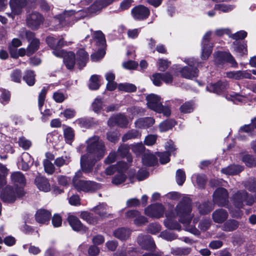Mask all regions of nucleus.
<instances>
[{"mask_svg": "<svg viewBox=\"0 0 256 256\" xmlns=\"http://www.w3.org/2000/svg\"><path fill=\"white\" fill-rule=\"evenodd\" d=\"M130 148L136 155L140 154L145 150V148L142 142L132 145Z\"/></svg>", "mask_w": 256, "mask_h": 256, "instance_id": "obj_52", "label": "nucleus"}, {"mask_svg": "<svg viewBox=\"0 0 256 256\" xmlns=\"http://www.w3.org/2000/svg\"><path fill=\"white\" fill-rule=\"evenodd\" d=\"M243 167L238 165H230L226 168H222V173L227 175L236 174L242 171Z\"/></svg>", "mask_w": 256, "mask_h": 256, "instance_id": "obj_28", "label": "nucleus"}, {"mask_svg": "<svg viewBox=\"0 0 256 256\" xmlns=\"http://www.w3.org/2000/svg\"><path fill=\"white\" fill-rule=\"evenodd\" d=\"M148 107L152 110L156 112L160 110V106L162 104L160 98L154 94H150L146 98Z\"/></svg>", "mask_w": 256, "mask_h": 256, "instance_id": "obj_12", "label": "nucleus"}, {"mask_svg": "<svg viewBox=\"0 0 256 256\" xmlns=\"http://www.w3.org/2000/svg\"><path fill=\"white\" fill-rule=\"evenodd\" d=\"M87 153L81 156V168L84 172L88 173L92 169L95 162L106 154V147L99 136H92L86 141Z\"/></svg>", "mask_w": 256, "mask_h": 256, "instance_id": "obj_1", "label": "nucleus"}, {"mask_svg": "<svg viewBox=\"0 0 256 256\" xmlns=\"http://www.w3.org/2000/svg\"><path fill=\"white\" fill-rule=\"evenodd\" d=\"M33 164V160L30 155L28 152H24L22 154L20 160L18 162L19 168L24 170H28Z\"/></svg>", "mask_w": 256, "mask_h": 256, "instance_id": "obj_19", "label": "nucleus"}, {"mask_svg": "<svg viewBox=\"0 0 256 256\" xmlns=\"http://www.w3.org/2000/svg\"><path fill=\"white\" fill-rule=\"evenodd\" d=\"M74 186L78 191L92 192L100 188V186L95 182L89 180H76Z\"/></svg>", "mask_w": 256, "mask_h": 256, "instance_id": "obj_5", "label": "nucleus"}, {"mask_svg": "<svg viewBox=\"0 0 256 256\" xmlns=\"http://www.w3.org/2000/svg\"><path fill=\"white\" fill-rule=\"evenodd\" d=\"M44 17L37 12L29 14L26 18V24L28 26L34 30H37L44 22Z\"/></svg>", "mask_w": 256, "mask_h": 256, "instance_id": "obj_6", "label": "nucleus"}, {"mask_svg": "<svg viewBox=\"0 0 256 256\" xmlns=\"http://www.w3.org/2000/svg\"><path fill=\"white\" fill-rule=\"evenodd\" d=\"M149 10L146 6L140 5L132 10L133 18L136 20H143L146 18L150 15Z\"/></svg>", "mask_w": 256, "mask_h": 256, "instance_id": "obj_10", "label": "nucleus"}, {"mask_svg": "<svg viewBox=\"0 0 256 256\" xmlns=\"http://www.w3.org/2000/svg\"><path fill=\"white\" fill-rule=\"evenodd\" d=\"M234 50L240 56L247 54V45L246 44H241L237 42L233 43Z\"/></svg>", "mask_w": 256, "mask_h": 256, "instance_id": "obj_35", "label": "nucleus"}, {"mask_svg": "<svg viewBox=\"0 0 256 256\" xmlns=\"http://www.w3.org/2000/svg\"><path fill=\"white\" fill-rule=\"evenodd\" d=\"M104 104L102 100L99 98H96L92 104V108L96 113L100 112L101 110H104Z\"/></svg>", "mask_w": 256, "mask_h": 256, "instance_id": "obj_43", "label": "nucleus"}, {"mask_svg": "<svg viewBox=\"0 0 256 256\" xmlns=\"http://www.w3.org/2000/svg\"><path fill=\"white\" fill-rule=\"evenodd\" d=\"M67 96L64 93L58 91L53 94V98L56 102H62L67 98Z\"/></svg>", "mask_w": 256, "mask_h": 256, "instance_id": "obj_58", "label": "nucleus"}, {"mask_svg": "<svg viewBox=\"0 0 256 256\" xmlns=\"http://www.w3.org/2000/svg\"><path fill=\"white\" fill-rule=\"evenodd\" d=\"M228 194L224 188H218L213 194L214 202L219 206H224L228 202Z\"/></svg>", "mask_w": 256, "mask_h": 256, "instance_id": "obj_8", "label": "nucleus"}, {"mask_svg": "<svg viewBox=\"0 0 256 256\" xmlns=\"http://www.w3.org/2000/svg\"><path fill=\"white\" fill-rule=\"evenodd\" d=\"M26 0H10V6L14 14H19L22 8L26 6Z\"/></svg>", "mask_w": 256, "mask_h": 256, "instance_id": "obj_21", "label": "nucleus"}, {"mask_svg": "<svg viewBox=\"0 0 256 256\" xmlns=\"http://www.w3.org/2000/svg\"><path fill=\"white\" fill-rule=\"evenodd\" d=\"M228 86L226 82H219L214 84H210L206 87L208 90L219 94L224 92Z\"/></svg>", "mask_w": 256, "mask_h": 256, "instance_id": "obj_20", "label": "nucleus"}, {"mask_svg": "<svg viewBox=\"0 0 256 256\" xmlns=\"http://www.w3.org/2000/svg\"><path fill=\"white\" fill-rule=\"evenodd\" d=\"M18 142L19 146L24 150L28 149L32 144L31 142L24 136L20 138Z\"/></svg>", "mask_w": 256, "mask_h": 256, "instance_id": "obj_60", "label": "nucleus"}, {"mask_svg": "<svg viewBox=\"0 0 256 256\" xmlns=\"http://www.w3.org/2000/svg\"><path fill=\"white\" fill-rule=\"evenodd\" d=\"M118 88L119 90L128 92H134L136 90L134 84L128 83L120 84L118 86Z\"/></svg>", "mask_w": 256, "mask_h": 256, "instance_id": "obj_41", "label": "nucleus"}, {"mask_svg": "<svg viewBox=\"0 0 256 256\" xmlns=\"http://www.w3.org/2000/svg\"><path fill=\"white\" fill-rule=\"evenodd\" d=\"M88 60V54L84 49H80L76 53V61L77 64L80 68H83L86 66Z\"/></svg>", "mask_w": 256, "mask_h": 256, "instance_id": "obj_26", "label": "nucleus"}, {"mask_svg": "<svg viewBox=\"0 0 256 256\" xmlns=\"http://www.w3.org/2000/svg\"><path fill=\"white\" fill-rule=\"evenodd\" d=\"M138 242L142 248L146 250H152L156 247L154 242L150 236H139Z\"/></svg>", "mask_w": 256, "mask_h": 256, "instance_id": "obj_16", "label": "nucleus"}, {"mask_svg": "<svg viewBox=\"0 0 256 256\" xmlns=\"http://www.w3.org/2000/svg\"><path fill=\"white\" fill-rule=\"evenodd\" d=\"M12 182L16 185L23 186L25 184L26 180L24 174L19 172H14L11 174Z\"/></svg>", "mask_w": 256, "mask_h": 256, "instance_id": "obj_31", "label": "nucleus"}, {"mask_svg": "<svg viewBox=\"0 0 256 256\" xmlns=\"http://www.w3.org/2000/svg\"><path fill=\"white\" fill-rule=\"evenodd\" d=\"M142 162L146 166H152L156 162V158L149 150H146L142 158Z\"/></svg>", "mask_w": 256, "mask_h": 256, "instance_id": "obj_30", "label": "nucleus"}, {"mask_svg": "<svg viewBox=\"0 0 256 256\" xmlns=\"http://www.w3.org/2000/svg\"><path fill=\"white\" fill-rule=\"evenodd\" d=\"M74 54L72 52H69L64 58V62L68 69H72L75 63Z\"/></svg>", "mask_w": 256, "mask_h": 256, "instance_id": "obj_34", "label": "nucleus"}, {"mask_svg": "<svg viewBox=\"0 0 256 256\" xmlns=\"http://www.w3.org/2000/svg\"><path fill=\"white\" fill-rule=\"evenodd\" d=\"M50 216V212L44 209L38 210L35 215L36 222L40 224L48 223Z\"/></svg>", "mask_w": 256, "mask_h": 256, "instance_id": "obj_22", "label": "nucleus"}, {"mask_svg": "<svg viewBox=\"0 0 256 256\" xmlns=\"http://www.w3.org/2000/svg\"><path fill=\"white\" fill-rule=\"evenodd\" d=\"M141 136L140 132L138 131L132 130L126 134L122 137V140L124 142H126L128 140L140 138Z\"/></svg>", "mask_w": 256, "mask_h": 256, "instance_id": "obj_44", "label": "nucleus"}, {"mask_svg": "<svg viewBox=\"0 0 256 256\" xmlns=\"http://www.w3.org/2000/svg\"><path fill=\"white\" fill-rule=\"evenodd\" d=\"M64 134L66 142L71 144L74 137V130L70 127H67L64 130Z\"/></svg>", "mask_w": 256, "mask_h": 256, "instance_id": "obj_42", "label": "nucleus"}, {"mask_svg": "<svg viewBox=\"0 0 256 256\" xmlns=\"http://www.w3.org/2000/svg\"><path fill=\"white\" fill-rule=\"evenodd\" d=\"M238 224L237 221L235 220H229L227 221L223 226L222 230L227 232H232L237 228Z\"/></svg>", "mask_w": 256, "mask_h": 256, "instance_id": "obj_39", "label": "nucleus"}, {"mask_svg": "<svg viewBox=\"0 0 256 256\" xmlns=\"http://www.w3.org/2000/svg\"><path fill=\"white\" fill-rule=\"evenodd\" d=\"M242 160L248 166L252 167L256 166V158L252 155H244Z\"/></svg>", "mask_w": 256, "mask_h": 256, "instance_id": "obj_47", "label": "nucleus"}, {"mask_svg": "<svg viewBox=\"0 0 256 256\" xmlns=\"http://www.w3.org/2000/svg\"><path fill=\"white\" fill-rule=\"evenodd\" d=\"M214 221L218 224L224 222L228 217V213L226 210L220 208L216 210L212 214Z\"/></svg>", "mask_w": 256, "mask_h": 256, "instance_id": "obj_23", "label": "nucleus"}, {"mask_svg": "<svg viewBox=\"0 0 256 256\" xmlns=\"http://www.w3.org/2000/svg\"><path fill=\"white\" fill-rule=\"evenodd\" d=\"M165 148L168 152L158 153L160 160L162 164H165L170 161V154L168 152H172L176 150L173 142L171 140H169L166 142Z\"/></svg>", "mask_w": 256, "mask_h": 256, "instance_id": "obj_13", "label": "nucleus"}, {"mask_svg": "<svg viewBox=\"0 0 256 256\" xmlns=\"http://www.w3.org/2000/svg\"><path fill=\"white\" fill-rule=\"evenodd\" d=\"M44 166L46 172L49 174H52L54 171V164L48 160H46L44 162Z\"/></svg>", "mask_w": 256, "mask_h": 256, "instance_id": "obj_57", "label": "nucleus"}, {"mask_svg": "<svg viewBox=\"0 0 256 256\" xmlns=\"http://www.w3.org/2000/svg\"><path fill=\"white\" fill-rule=\"evenodd\" d=\"M180 110L182 113H190L194 110V104L191 102H186L180 106Z\"/></svg>", "mask_w": 256, "mask_h": 256, "instance_id": "obj_53", "label": "nucleus"}, {"mask_svg": "<svg viewBox=\"0 0 256 256\" xmlns=\"http://www.w3.org/2000/svg\"><path fill=\"white\" fill-rule=\"evenodd\" d=\"M108 123L109 126H113L114 124H116L120 127H124L128 124V120L124 116L120 114L110 118Z\"/></svg>", "mask_w": 256, "mask_h": 256, "instance_id": "obj_25", "label": "nucleus"}, {"mask_svg": "<svg viewBox=\"0 0 256 256\" xmlns=\"http://www.w3.org/2000/svg\"><path fill=\"white\" fill-rule=\"evenodd\" d=\"M247 36V32L244 30H240L237 32L232 34H230V37L236 40H242L244 38Z\"/></svg>", "mask_w": 256, "mask_h": 256, "instance_id": "obj_63", "label": "nucleus"}, {"mask_svg": "<svg viewBox=\"0 0 256 256\" xmlns=\"http://www.w3.org/2000/svg\"><path fill=\"white\" fill-rule=\"evenodd\" d=\"M36 183L38 188L40 190L47 192L50 190V184L45 178H36Z\"/></svg>", "mask_w": 256, "mask_h": 256, "instance_id": "obj_33", "label": "nucleus"}, {"mask_svg": "<svg viewBox=\"0 0 256 256\" xmlns=\"http://www.w3.org/2000/svg\"><path fill=\"white\" fill-rule=\"evenodd\" d=\"M157 135L150 134L146 136L144 139V142L145 144L148 146H151L155 144L156 139Z\"/></svg>", "mask_w": 256, "mask_h": 256, "instance_id": "obj_61", "label": "nucleus"}, {"mask_svg": "<svg viewBox=\"0 0 256 256\" xmlns=\"http://www.w3.org/2000/svg\"><path fill=\"white\" fill-rule=\"evenodd\" d=\"M80 216L82 219L90 224H94L97 221L96 218L93 216L92 214L88 212H82Z\"/></svg>", "mask_w": 256, "mask_h": 256, "instance_id": "obj_49", "label": "nucleus"}, {"mask_svg": "<svg viewBox=\"0 0 256 256\" xmlns=\"http://www.w3.org/2000/svg\"><path fill=\"white\" fill-rule=\"evenodd\" d=\"M71 161V156L70 154L57 158L54 160V164L58 167L64 165H68Z\"/></svg>", "mask_w": 256, "mask_h": 256, "instance_id": "obj_37", "label": "nucleus"}, {"mask_svg": "<svg viewBox=\"0 0 256 256\" xmlns=\"http://www.w3.org/2000/svg\"><path fill=\"white\" fill-rule=\"evenodd\" d=\"M226 98L230 100L233 101L234 103L242 102L244 99V98L243 96L234 92H232V94H227Z\"/></svg>", "mask_w": 256, "mask_h": 256, "instance_id": "obj_51", "label": "nucleus"}, {"mask_svg": "<svg viewBox=\"0 0 256 256\" xmlns=\"http://www.w3.org/2000/svg\"><path fill=\"white\" fill-rule=\"evenodd\" d=\"M184 62L188 64V66L184 67L180 70L182 76L188 79L196 77L198 76V70L196 67L198 66V63L194 58L186 59Z\"/></svg>", "mask_w": 256, "mask_h": 256, "instance_id": "obj_3", "label": "nucleus"}, {"mask_svg": "<svg viewBox=\"0 0 256 256\" xmlns=\"http://www.w3.org/2000/svg\"><path fill=\"white\" fill-rule=\"evenodd\" d=\"M100 77L99 76L96 74L92 75L90 77L88 84V87L90 90H96L99 88L100 86Z\"/></svg>", "mask_w": 256, "mask_h": 256, "instance_id": "obj_38", "label": "nucleus"}, {"mask_svg": "<svg viewBox=\"0 0 256 256\" xmlns=\"http://www.w3.org/2000/svg\"><path fill=\"white\" fill-rule=\"evenodd\" d=\"M176 180L178 184L182 186L186 180V174L184 170L179 169L176 172Z\"/></svg>", "mask_w": 256, "mask_h": 256, "instance_id": "obj_55", "label": "nucleus"}, {"mask_svg": "<svg viewBox=\"0 0 256 256\" xmlns=\"http://www.w3.org/2000/svg\"><path fill=\"white\" fill-rule=\"evenodd\" d=\"M94 38L100 44L104 45L106 42L104 34L101 31H96L94 34Z\"/></svg>", "mask_w": 256, "mask_h": 256, "instance_id": "obj_59", "label": "nucleus"}, {"mask_svg": "<svg viewBox=\"0 0 256 256\" xmlns=\"http://www.w3.org/2000/svg\"><path fill=\"white\" fill-rule=\"evenodd\" d=\"M75 12L74 10L67 11L64 12L63 14L57 16L56 20H58L62 26H70L74 24L73 16Z\"/></svg>", "mask_w": 256, "mask_h": 256, "instance_id": "obj_15", "label": "nucleus"}, {"mask_svg": "<svg viewBox=\"0 0 256 256\" xmlns=\"http://www.w3.org/2000/svg\"><path fill=\"white\" fill-rule=\"evenodd\" d=\"M46 94V90L45 88H44L38 96V108L41 114H42V119L43 120H46L45 118L50 116L52 113V110L51 109H46L44 112L42 111V108L44 102Z\"/></svg>", "mask_w": 256, "mask_h": 256, "instance_id": "obj_18", "label": "nucleus"}, {"mask_svg": "<svg viewBox=\"0 0 256 256\" xmlns=\"http://www.w3.org/2000/svg\"><path fill=\"white\" fill-rule=\"evenodd\" d=\"M133 2V0H124L121 2L118 8V12H122L129 8Z\"/></svg>", "mask_w": 256, "mask_h": 256, "instance_id": "obj_62", "label": "nucleus"}, {"mask_svg": "<svg viewBox=\"0 0 256 256\" xmlns=\"http://www.w3.org/2000/svg\"><path fill=\"white\" fill-rule=\"evenodd\" d=\"M126 178L123 172H118L112 178V183L116 185L121 184L126 180Z\"/></svg>", "mask_w": 256, "mask_h": 256, "instance_id": "obj_54", "label": "nucleus"}, {"mask_svg": "<svg viewBox=\"0 0 256 256\" xmlns=\"http://www.w3.org/2000/svg\"><path fill=\"white\" fill-rule=\"evenodd\" d=\"M164 211V206L156 204L147 207L145 209V214L150 218H159L163 216Z\"/></svg>", "mask_w": 256, "mask_h": 256, "instance_id": "obj_9", "label": "nucleus"}, {"mask_svg": "<svg viewBox=\"0 0 256 256\" xmlns=\"http://www.w3.org/2000/svg\"><path fill=\"white\" fill-rule=\"evenodd\" d=\"M129 164L124 162H119L116 164L110 165L105 170V174L106 175H112L116 171L118 172H125L129 168Z\"/></svg>", "mask_w": 256, "mask_h": 256, "instance_id": "obj_14", "label": "nucleus"}, {"mask_svg": "<svg viewBox=\"0 0 256 256\" xmlns=\"http://www.w3.org/2000/svg\"><path fill=\"white\" fill-rule=\"evenodd\" d=\"M23 194V190L20 187L14 190L11 186H7L2 190L0 198L3 202L11 203L14 202L18 198Z\"/></svg>", "mask_w": 256, "mask_h": 256, "instance_id": "obj_4", "label": "nucleus"}, {"mask_svg": "<svg viewBox=\"0 0 256 256\" xmlns=\"http://www.w3.org/2000/svg\"><path fill=\"white\" fill-rule=\"evenodd\" d=\"M176 216L180 217L179 221L184 225L188 224L192 218L190 214L191 203L190 198L187 197L184 198L176 206Z\"/></svg>", "mask_w": 256, "mask_h": 256, "instance_id": "obj_2", "label": "nucleus"}, {"mask_svg": "<svg viewBox=\"0 0 256 256\" xmlns=\"http://www.w3.org/2000/svg\"><path fill=\"white\" fill-rule=\"evenodd\" d=\"M130 234V230L124 228H118L114 232V236L122 240L128 239Z\"/></svg>", "mask_w": 256, "mask_h": 256, "instance_id": "obj_29", "label": "nucleus"}, {"mask_svg": "<svg viewBox=\"0 0 256 256\" xmlns=\"http://www.w3.org/2000/svg\"><path fill=\"white\" fill-rule=\"evenodd\" d=\"M52 221L53 226L55 228H58L62 226V218L58 214H54L52 218Z\"/></svg>", "mask_w": 256, "mask_h": 256, "instance_id": "obj_64", "label": "nucleus"}, {"mask_svg": "<svg viewBox=\"0 0 256 256\" xmlns=\"http://www.w3.org/2000/svg\"><path fill=\"white\" fill-rule=\"evenodd\" d=\"M68 221L73 230L78 232L85 230V228L76 216L73 215L69 216L68 218Z\"/></svg>", "mask_w": 256, "mask_h": 256, "instance_id": "obj_24", "label": "nucleus"}, {"mask_svg": "<svg viewBox=\"0 0 256 256\" xmlns=\"http://www.w3.org/2000/svg\"><path fill=\"white\" fill-rule=\"evenodd\" d=\"M108 207L106 204L102 203L95 206L93 210L96 214H98L102 218L108 216Z\"/></svg>", "mask_w": 256, "mask_h": 256, "instance_id": "obj_32", "label": "nucleus"}, {"mask_svg": "<svg viewBox=\"0 0 256 256\" xmlns=\"http://www.w3.org/2000/svg\"><path fill=\"white\" fill-rule=\"evenodd\" d=\"M212 32H207L204 36L202 41V52L201 58L207 60L212 52V46L208 44Z\"/></svg>", "mask_w": 256, "mask_h": 256, "instance_id": "obj_11", "label": "nucleus"}, {"mask_svg": "<svg viewBox=\"0 0 256 256\" xmlns=\"http://www.w3.org/2000/svg\"><path fill=\"white\" fill-rule=\"evenodd\" d=\"M215 62L217 64H222L228 62L233 68L238 66V63L232 56L229 52H218L214 54Z\"/></svg>", "mask_w": 256, "mask_h": 256, "instance_id": "obj_7", "label": "nucleus"}, {"mask_svg": "<svg viewBox=\"0 0 256 256\" xmlns=\"http://www.w3.org/2000/svg\"><path fill=\"white\" fill-rule=\"evenodd\" d=\"M74 123L80 127L86 128H89L92 125L91 120L86 118H78L75 120Z\"/></svg>", "mask_w": 256, "mask_h": 256, "instance_id": "obj_50", "label": "nucleus"}, {"mask_svg": "<svg viewBox=\"0 0 256 256\" xmlns=\"http://www.w3.org/2000/svg\"><path fill=\"white\" fill-rule=\"evenodd\" d=\"M8 170L5 166L0 165V172L2 174V175L0 174V189L6 183L4 177L8 174Z\"/></svg>", "mask_w": 256, "mask_h": 256, "instance_id": "obj_56", "label": "nucleus"}, {"mask_svg": "<svg viewBox=\"0 0 256 256\" xmlns=\"http://www.w3.org/2000/svg\"><path fill=\"white\" fill-rule=\"evenodd\" d=\"M234 8V5L224 4H217L214 6V10H220L223 12H228L232 10Z\"/></svg>", "mask_w": 256, "mask_h": 256, "instance_id": "obj_46", "label": "nucleus"}, {"mask_svg": "<svg viewBox=\"0 0 256 256\" xmlns=\"http://www.w3.org/2000/svg\"><path fill=\"white\" fill-rule=\"evenodd\" d=\"M176 122L173 120H168L161 122L159 125L160 132H165L172 128L176 125Z\"/></svg>", "mask_w": 256, "mask_h": 256, "instance_id": "obj_36", "label": "nucleus"}, {"mask_svg": "<svg viewBox=\"0 0 256 256\" xmlns=\"http://www.w3.org/2000/svg\"><path fill=\"white\" fill-rule=\"evenodd\" d=\"M176 216L175 213L172 212H166V219L164 221V224L168 228L179 230H180V226L174 220Z\"/></svg>", "mask_w": 256, "mask_h": 256, "instance_id": "obj_17", "label": "nucleus"}, {"mask_svg": "<svg viewBox=\"0 0 256 256\" xmlns=\"http://www.w3.org/2000/svg\"><path fill=\"white\" fill-rule=\"evenodd\" d=\"M154 120L152 118H139L135 122L136 126L140 128H147L152 126L154 123Z\"/></svg>", "mask_w": 256, "mask_h": 256, "instance_id": "obj_27", "label": "nucleus"}, {"mask_svg": "<svg viewBox=\"0 0 256 256\" xmlns=\"http://www.w3.org/2000/svg\"><path fill=\"white\" fill-rule=\"evenodd\" d=\"M40 42L38 39L34 38L30 42L27 48V56H30L34 54L39 47Z\"/></svg>", "mask_w": 256, "mask_h": 256, "instance_id": "obj_40", "label": "nucleus"}, {"mask_svg": "<svg viewBox=\"0 0 256 256\" xmlns=\"http://www.w3.org/2000/svg\"><path fill=\"white\" fill-rule=\"evenodd\" d=\"M213 208V205L209 202H204L198 206L200 212L203 214L210 212Z\"/></svg>", "mask_w": 256, "mask_h": 256, "instance_id": "obj_45", "label": "nucleus"}, {"mask_svg": "<svg viewBox=\"0 0 256 256\" xmlns=\"http://www.w3.org/2000/svg\"><path fill=\"white\" fill-rule=\"evenodd\" d=\"M23 78L28 86H32L35 82L34 74L32 71H27Z\"/></svg>", "mask_w": 256, "mask_h": 256, "instance_id": "obj_48", "label": "nucleus"}]
</instances>
